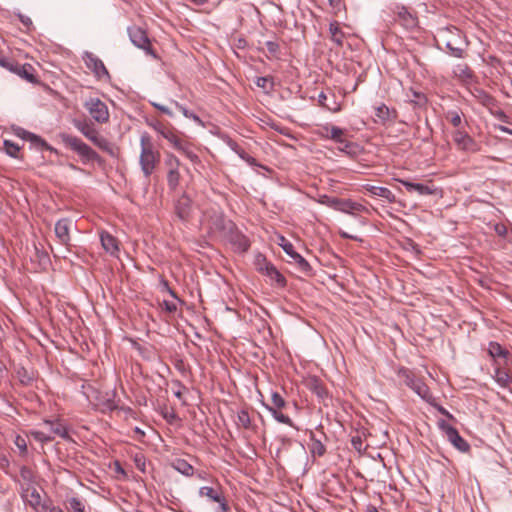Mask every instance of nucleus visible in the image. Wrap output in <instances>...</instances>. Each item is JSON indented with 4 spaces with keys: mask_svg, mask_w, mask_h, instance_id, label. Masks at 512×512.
Segmentation results:
<instances>
[{
    "mask_svg": "<svg viewBox=\"0 0 512 512\" xmlns=\"http://www.w3.org/2000/svg\"><path fill=\"white\" fill-rule=\"evenodd\" d=\"M140 146L139 164L144 177L148 179L160 164L161 156L146 133L140 138Z\"/></svg>",
    "mask_w": 512,
    "mask_h": 512,
    "instance_id": "f257e3e1",
    "label": "nucleus"
},
{
    "mask_svg": "<svg viewBox=\"0 0 512 512\" xmlns=\"http://www.w3.org/2000/svg\"><path fill=\"white\" fill-rule=\"evenodd\" d=\"M60 138L65 147L71 149L80 156L83 163L99 160L98 153L80 138L67 133L60 134Z\"/></svg>",
    "mask_w": 512,
    "mask_h": 512,
    "instance_id": "f03ea898",
    "label": "nucleus"
},
{
    "mask_svg": "<svg viewBox=\"0 0 512 512\" xmlns=\"http://www.w3.org/2000/svg\"><path fill=\"white\" fill-rule=\"evenodd\" d=\"M154 129L165 139H167L173 148L181 152L185 155L191 162L196 163L199 158L197 154L193 151L191 145L180 139L172 130L165 127L164 125L158 123L154 125Z\"/></svg>",
    "mask_w": 512,
    "mask_h": 512,
    "instance_id": "7ed1b4c3",
    "label": "nucleus"
},
{
    "mask_svg": "<svg viewBox=\"0 0 512 512\" xmlns=\"http://www.w3.org/2000/svg\"><path fill=\"white\" fill-rule=\"evenodd\" d=\"M397 374L403 383L412 389L422 399H429L430 390L428 386L421 379L417 378L412 371L402 367L398 369Z\"/></svg>",
    "mask_w": 512,
    "mask_h": 512,
    "instance_id": "20e7f679",
    "label": "nucleus"
},
{
    "mask_svg": "<svg viewBox=\"0 0 512 512\" xmlns=\"http://www.w3.org/2000/svg\"><path fill=\"white\" fill-rule=\"evenodd\" d=\"M127 32L133 45L139 49H142L146 54L151 55L153 58H157V55L152 49L151 42L144 29L133 25L128 27Z\"/></svg>",
    "mask_w": 512,
    "mask_h": 512,
    "instance_id": "39448f33",
    "label": "nucleus"
},
{
    "mask_svg": "<svg viewBox=\"0 0 512 512\" xmlns=\"http://www.w3.org/2000/svg\"><path fill=\"white\" fill-rule=\"evenodd\" d=\"M198 494L200 497H205L218 504L215 508V512H228L230 510V506L221 488L203 486L199 489Z\"/></svg>",
    "mask_w": 512,
    "mask_h": 512,
    "instance_id": "423d86ee",
    "label": "nucleus"
},
{
    "mask_svg": "<svg viewBox=\"0 0 512 512\" xmlns=\"http://www.w3.org/2000/svg\"><path fill=\"white\" fill-rule=\"evenodd\" d=\"M256 267L259 272L268 276L271 282L283 287L286 284L285 277L276 269V267L268 262L263 255L256 258Z\"/></svg>",
    "mask_w": 512,
    "mask_h": 512,
    "instance_id": "0eeeda50",
    "label": "nucleus"
},
{
    "mask_svg": "<svg viewBox=\"0 0 512 512\" xmlns=\"http://www.w3.org/2000/svg\"><path fill=\"white\" fill-rule=\"evenodd\" d=\"M440 429L445 433L447 440L459 451L468 452L470 450L469 443L460 436L457 429L442 420L439 422Z\"/></svg>",
    "mask_w": 512,
    "mask_h": 512,
    "instance_id": "6e6552de",
    "label": "nucleus"
},
{
    "mask_svg": "<svg viewBox=\"0 0 512 512\" xmlns=\"http://www.w3.org/2000/svg\"><path fill=\"white\" fill-rule=\"evenodd\" d=\"M85 107L98 123H106L109 120L108 108L100 99L94 98L86 101Z\"/></svg>",
    "mask_w": 512,
    "mask_h": 512,
    "instance_id": "1a4fd4ad",
    "label": "nucleus"
},
{
    "mask_svg": "<svg viewBox=\"0 0 512 512\" xmlns=\"http://www.w3.org/2000/svg\"><path fill=\"white\" fill-rule=\"evenodd\" d=\"M452 139L457 148L461 151L474 153L479 150L476 141L464 130L458 129L454 131Z\"/></svg>",
    "mask_w": 512,
    "mask_h": 512,
    "instance_id": "9d476101",
    "label": "nucleus"
},
{
    "mask_svg": "<svg viewBox=\"0 0 512 512\" xmlns=\"http://www.w3.org/2000/svg\"><path fill=\"white\" fill-rule=\"evenodd\" d=\"M203 223L208 226L211 232H221L227 228V221L218 209H212L210 212L204 213Z\"/></svg>",
    "mask_w": 512,
    "mask_h": 512,
    "instance_id": "9b49d317",
    "label": "nucleus"
},
{
    "mask_svg": "<svg viewBox=\"0 0 512 512\" xmlns=\"http://www.w3.org/2000/svg\"><path fill=\"white\" fill-rule=\"evenodd\" d=\"M21 490V495L24 501H26L36 511L39 512L47 509L46 505L42 503V497L34 485L28 487H24V485H22Z\"/></svg>",
    "mask_w": 512,
    "mask_h": 512,
    "instance_id": "f8f14e48",
    "label": "nucleus"
},
{
    "mask_svg": "<svg viewBox=\"0 0 512 512\" xmlns=\"http://www.w3.org/2000/svg\"><path fill=\"white\" fill-rule=\"evenodd\" d=\"M408 192H416L418 195L426 196L436 194L437 188L432 184V182L424 183H414L408 180L399 179L398 180Z\"/></svg>",
    "mask_w": 512,
    "mask_h": 512,
    "instance_id": "ddd939ff",
    "label": "nucleus"
},
{
    "mask_svg": "<svg viewBox=\"0 0 512 512\" xmlns=\"http://www.w3.org/2000/svg\"><path fill=\"white\" fill-rule=\"evenodd\" d=\"M73 222L69 218L59 219L55 224V235L62 245L68 246L71 240L70 230Z\"/></svg>",
    "mask_w": 512,
    "mask_h": 512,
    "instance_id": "4468645a",
    "label": "nucleus"
},
{
    "mask_svg": "<svg viewBox=\"0 0 512 512\" xmlns=\"http://www.w3.org/2000/svg\"><path fill=\"white\" fill-rule=\"evenodd\" d=\"M86 66L92 70L98 79L109 78V72L104 63L92 53H86L84 58Z\"/></svg>",
    "mask_w": 512,
    "mask_h": 512,
    "instance_id": "2eb2a0df",
    "label": "nucleus"
},
{
    "mask_svg": "<svg viewBox=\"0 0 512 512\" xmlns=\"http://www.w3.org/2000/svg\"><path fill=\"white\" fill-rule=\"evenodd\" d=\"M317 134L323 139H331L336 143H344L345 131L337 126L325 124L318 128Z\"/></svg>",
    "mask_w": 512,
    "mask_h": 512,
    "instance_id": "dca6fc26",
    "label": "nucleus"
},
{
    "mask_svg": "<svg viewBox=\"0 0 512 512\" xmlns=\"http://www.w3.org/2000/svg\"><path fill=\"white\" fill-rule=\"evenodd\" d=\"M229 242L234 250L239 253L246 252L250 247L249 239L239 231H232L229 236Z\"/></svg>",
    "mask_w": 512,
    "mask_h": 512,
    "instance_id": "f3484780",
    "label": "nucleus"
},
{
    "mask_svg": "<svg viewBox=\"0 0 512 512\" xmlns=\"http://www.w3.org/2000/svg\"><path fill=\"white\" fill-rule=\"evenodd\" d=\"M73 125L91 142H93V139H95L99 135L98 131L94 128L93 124L87 121L74 119Z\"/></svg>",
    "mask_w": 512,
    "mask_h": 512,
    "instance_id": "a211bd4d",
    "label": "nucleus"
},
{
    "mask_svg": "<svg viewBox=\"0 0 512 512\" xmlns=\"http://www.w3.org/2000/svg\"><path fill=\"white\" fill-rule=\"evenodd\" d=\"M175 210L177 216L181 220H187L191 213V200L190 198L183 194L178 200L175 205Z\"/></svg>",
    "mask_w": 512,
    "mask_h": 512,
    "instance_id": "6ab92c4d",
    "label": "nucleus"
},
{
    "mask_svg": "<svg viewBox=\"0 0 512 512\" xmlns=\"http://www.w3.org/2000/svg\"><path fill=\"white\" fill-rule=\"evenodd\" d=\"M366 210L365 206L348 199H339L337 211L354 215L355 213Z\"/></svg>",
    "mask_w": 512,
    "mask_h": 512,
    "instance_id": "aec40b11",
    "label": "nucleus"
},
{
    "mask_svg": "<svg viewBox=\"0 0 512 512\" xmlns=\"http://www.w3.org/2000/svg\"><path fill=\"white\" fill-rule=\"evenodd\" d=\"M396 14L397 20L405 28H413L416 26V18L404 6H398Z\"/></svg>",
    "mask_w": 512,
    "mask_h": 512,
    "instance_id": "412c9836",
    "label": "nucleus"
},
{
    "mask_svg": "<svg viewBox=\"0 0 512 512\" xmlns=\"http://www.w3.org/2000/svg\"><path fill=\"white\" fill-rule=\"evenodd\" d=\"M100 240L103 248L111 255H115L119 251L118 240L108 232L100 234Z\"/></svg>",
    "mask_w": 512,
    "mask_h": 512,
    "instance_id": "4be33fe9",
    "label": "nucleus"
},
{
    "mask_svg": "<svg viewBox=\"0 0 512 512\" xmlns=\"http://www.w3.org/2000/svg\"><path fill=\"white\" fill-rule=\"evenodd\" d=\"M366 190L373 196L384 198L390 203L395 202V195L386 187L367 185Z\"/></svg>",
    "mask_w": 512,
    "mask_h": 512,
    "instance_id": "5701e85b",
    "label": "nucleus"
},
{
    "mask_svg": "<svg viewBox=\"0 0 512 512\" xmlns=\"http://www.w3.org/2000/svg\"><path fill=\"white\" fill-rule=\"evenodd\" d=\"M173 469L178 471L184 476H192L194 474V468L186 460L177 458L171 463Z\"/></svg>",
    "mask_w": 512,
    "mask_h": 512,
    "instance_id": "b1692460",
    "label": "nucleus"
},
{
    "mask_svg": "<svg viewBox=\"0 0 512 512\" xmlns=\"http://www.w3.org/2000/svg\"><path fill=\"white\" fill-rule=\"evenodd\" d=\"M290 259V262H293L297 265L300 272L304 273L306 276H310L312 274V268L310 264L299 253L295 252L290 257Z\"/></svg>",
    "mask_w": 512,
    "mask_h": 512,
    "instance_id": "393cba45",
    "label": "nucleus"
},
{
    "mask_svg": "<svg viewBox=\"0 0 512 512\" xmlns=\"http://www.w3.org/2000/svg\"><path fill=\"white\" fill-rule=\"evenodd\" d=\"M309 450L314 457L315 456L321 457L326 452L325 445L322 443V441L320 439H317L315 437L314 433H311V435H310Z\"/></svg>",
    "mask_w": 512,
    "mask_h": 512,
    "instance_id": "a878e982",
    "label": "nucleus"
},
{
    "mask_svg": "<svg viewBox=\"0 0 512 512\" xmlns=\"http://www.w3.org/2000/svg\"><path fill=\"white\" fill-rule=\"evenodd\" d=\"M493 378L503 388L509 387L512 383V377L510 374L500 367L495 368Z\"/></svg>",
    "mask_w": 512,
    "mask_h": 512,
    "instance_id": "bb28decb",
    "label": "nucleus"
},
{
    "mask_svg": "<svg viewBox=\"0 0 512 512\" xmlns=\"http://www.w3.org/2000/svg\"><path fill=\"white\" fill-rule=\"evenodd\" d=\"M375 116L378 118L379 122L384 124L394 119L395 112L391 111L385 104H381L375 108Z\"/></svg>",
    "mask_w": 512,
    "mask_h": 512,
    "instance_id": "cd10ccee",
    "label": "nucleus"
},
{
    "mask_svg": "<svg viewBox=\"0 0 512 512\" xmlns=\"http://www.w3.org/2000/svg\"><path fill=\"white\" fill-rule=\"evenodd\" d=\"M43 424L49 428L51 433L62 438L68 437L67 429L60 421L45 420Z\"/></svg>",
    "mask_w": 512,
    "mask_h": 512,
    "instance_id": "c85d7f7f",
    "label": "nucleus"
},
{
    "mask_svg": "<svg viewBox=\"0 0 512 512\" xmlns=\"http://www.w3.org/2000/svg\"><path fill=\"white\" fill-rule=\"evenodd\" d=\"M34 71L35 70L31 64H23V65H20L16 75H18L19 77H21L22 79H24L30 83H35V82H37V79L34 74Z\"/></svg>",
    "mask_w": 512,
    "mask_h": 512,
    "instance_id": "c756f323",
    "label": "nucleus"
},
{
    "mask_svg": "<svg viewBox=\"0 0 512 512\" xmlns=\"http://www.w3.org/2000/svg\"><path fill=\"white\" fill-rule=\"evenodd\" d=\"M326 98H327V95L324 92H321L318 95V103L320 106L326 108L327 110H329L330 112H333V113H337V112L341 111L342 106H341L340 102L333 99L332 102L327 103Z\"/></svg>",
    "mask_w": 512,
    "mask_h": 512,
    "instance_id": "7c9ffc66",
    "label": "nucleus"
},
{
    "mask_svg": "<svg viewBox=\"0 0 512 512\" xmlns=\"http://www.w3.org/2000/svg\"><path fill=\"white\" fill-rule=\"evenodd\" d=\"M488 354L493 357H501V358H507L509 355V352L507 349L503 348L498 342H490L488 345Z\"/></svg>",
    "mask_w": 512,
    "mask_h": 512,
    "instance_id": "2f4dec72",
    "label": "nucleus"
},
{
    "mask_svg": "<svg viewBox=\"0 0 512 512\" xmlns=\"http://www.w3.org/2000/svg\"><path fill=\"white\" fill-rule=\"evenodd\" d=\"M20 477L22 480L21 486L24 487L32 486L35 483V475L31 468L22 466L20 468Z\"/></svg>",
    "mask_w": 512,
    "mask_h": 512,
    "instance_id": "473e14b6",
    "label": "nucleus"
},
{
    "mask_svg": "<svg viewBox=\"0 0 512 512\" xmlns=\"http://www.w3.org/2000/svg\"><path fill=\"white\" fill-rule=\"evenodd\" d=\"M236 424L244 429H253L252 421L247 410L242 409L237 414Z\"/></svg>",
    "mask_w": 512,
    "mask_h": 512,
    "instance_id": "72a5a7b5",
    "label": "nucleus"
},
{
    "mask_svg": "<svg viewBox=\"0 0 512 512\" xmlns=\"http://www.w3.org/2000/svg\"><path fill=\"white\" fill-rule=\"evenodd\" d=\"M94 145H96L99 149L113 155L114 154V147L113 145L106 139L104 138L103 136H101L100 134L95 138L93 139V142H92Z\"/></svg>",
    "mask_w": 512,
    "mask_h": 512,
    "instance_id": "f704fd0d",
    "label": "nucleus"
},
{
    "mask_svg": "<svg viewBox=\"0 0 512 512\" xmlns=\"http://www.w3.org/2000/svg\"><path fill=\"white\" fill-rule=\"evenodd\" d=\"M309 388L310 390L315 393L319 398H324L327 396V391L325 389V387L322 385V383L316 379V378H313L310 382H309Z\"/></svg>",
    "mask_w": 512,
    "mask_h": 512,
    "instance_id": "c9c22d12",
    "label": "nucleus"
},
{
    "mask_svg": "<svg viewBox=\"0 0 512 512\" xmlns=\"http://www.w3.org/2000/svg\"><path fill=\"white\" fill-rule=\"evenodd\" d=\"M26 140L31 142L32 144H34L36 147H38L40 149L53 151V148L45 140H43L42 138H40L39 136H37L34 133L30 132V135H29V137H27Z\"/></svg>",
    "mask_w": 512,
    "mask_h": 512,
    "instance_id": "e433bc0d",
    "label": "nucleus"
},
{
    "mask_svg": "<svg viewBox=\"0 0 512 512\" xmlns=\"http://www.w3.org/2000/svg\"><path fill=\"white\" fill-rule=\"evenodd\" d=\"M26 140L31 142L32 144H34L36 147H38L40 149L53 151V148L45 140H43L42 138H40L39 136H37L34 133L30 132V135H29V137H27Z\"/></svg>",
    "mask_w": 512,
    "mask_h": 512,
    "instance_id": "4c0bfd02",
    "label": "nucleus"
},
{
    "mask_svg": "<svg viewBox=\"0 0 512 512\" xmlns=\"http://www.w3.org/2000/svg\"><path fill=\"white\" fill-rule=\"evenodd\" d=\"M339 199L340 198L331 197V196H328L325 194H321L318 196L317 201H318V203H320L322 205H326L330 208L337 210Z\"/></svg>",
    "mask_w": 512,
    "mask_h": 512,
    "instance_id": "58836bf2",
    "label": "nucleus"
},
{
    "mask_svg": "<svg viewBox=\"0 0 512 512\" xmlns=\"http://www.w3.org/2000/svg\"><path fill=\"white\" fill-rule=\"evenodd\" d=\"M255 84L257 87L263 89L266 92L273 90V86H274L272 78L267 77V76L257 77L255 80Z\"/></svg>",
    "mask_w": 512,
    "mask_h": 512,
    "instance_id": "ea45409f",
    "label": "nucleus"
},
{
    "mask_svg": "<svg viewBox=\"0 0 512 512\" xmlns=\"http://www.w3.org/2000/svg\"><path fill=\"white\" fill-rule=\"evenodd\" d=\"M269 412L272 414V416L280 423L287 424L289 426H292V420L287 415H284L283 413L279 412V409H275L274 407H267Z\"/></svg>",
    "mask_w": 512,
    "mask_h": 512,
    "instance_id": "a19ab883",
    "label": "nucleus"
},
{
    "mask_svg": "<svg viewBox=\"0 0 512 512\" xmlns=\"http://www.w3.org/2000/svg\"><path fill=\"white\" fill-rule=\"evenodd\" d=\"M180 175L178 168H170L167 175V183L171 189H175L179 184Z\"/></svg>",
    "mask_w": 512,
    "mask_h": 512,
    "instance_id": "79ce46f5",
    "label": "nucleus"
},
{
    "mask_svg": "<svg viewBox=\"0 0 512 512\" xmlns=\"http://www.w3.org/2000/svg\"><path fill=\"white\" fill-rule=\"evenodd\" d=\"M4 149H5V152L13 157V158H18V153L20 151V146L10 140H5L4 141Z\"/></svg>",
    "mask_w": 512,
    "mask_h": 512,
    "instance_id": "37998d69",
    "label": "nucleus"
},
{
    "mask_svg": "<svg viewBox=\"0 0 512 512\" xmlns=\"http://www.w3.org/2000/svg\"><path fill=\"white\" fill-rule=\"evenodd\" d=\"M446 119L454 126L460 127L462 124L461 113L456 110L448 111L446 113Z\"/></svg>",
    "mask_w": 512,
    "mask_h": 512,
    "instance_id": "c03bdc74",
    "label": "nucleus"
},
{
    "mask_svg": "<svg viewBox=\"0 0 512 512\" xmlns=\"http://www.w3.org/2000/svg\"><path fill=\"white\" fill-rule=\"evenodd\" d=\"M68 508L73 512H84L85 507L82 501L77 497H71L67 500Z\"/></svg>",
    "mask_w": 512,
    "mask_h": 512,
    "instance_id": "a18cd8bd",
    "label": "nucleus"
},
{
    "mask_svg": "<svg viewBox=\"0 0 512 512\" xmlns=\"http://www.w3.org/2000/svg\"><path fill=\"white\" fill-rule=\"evenodd\" d=\"M14 444L19 449V455L26 457L28 453L27 442L24 437L17 435L14 440Z\"/></svg>",
    "mask_w": 512,
    "mask_h": 512,
    "instance_id": "49530a36",
    "label": "nucleus"
},
{
    "mask_svg": "<svg viewBox=\"0 0 512 512\" xmlns=\"http://www.w3.org/2000/svg\"><path fill=\"white\" fill-rule=\"evenodd\" d=\"M278 244L282 247V249L289 257H291L296 252L293 244L283 236L279 237Z\"/></svg>",
    "mask_w": 512,
    "mask_h": 512,
    "instance_id": "de8ad7c7",
    "label": "nucleus"
},
{
    "mask_svg": "<svg viewBox=\"0 0 512 512\" xmlns=\"http://www.w3.org/2000/svg\"><path fill=\"white\" fill-rule=\"evenodd\" d=\"M272 405L270 407H274L275 409H282L286 405V401L284 398L277 392H273L271 395Z\"/></svg>",
    "mask_w": 512,
    "mask_h": 512,
    "instance_id": "09e8293b",
    "label": "nucleus"
},
{
    "mask_svg": "<svg viewBox=\"0 0 512 512\" xmlns=\"http://www.w3.org/2000/svg\"><path fill=\"white\" fill-rule=\"evenodd\" d=\"M330 33H331V36H332V40L334 42H336L337 44H341L342 43V32L340 31L339 27L337 24H330Z\"/></svg>",
    "mask_w": 512,
    "mask_h": 512,
    "instance_id": "8fccbe9b",
    "label": "nucleus"
},
{
    "mask_svg": "<svg viewBox=\"0 0 512 512\" xmlns=\"http://www.w3.org/2000/svg\"><path fill=\"white\" fill-rule=\"evenodd\" d=\"M31 436L39 442L46 443L53 440V437L49 434H46L42 431H31Z\"/></svg>",
    "mask_w": 512,
    "mask_h": 512,
    "instance_id": "3c124183",
    "label": "nucleus"
},
{
    "mask_svg": "<svg viewBox=\"0 0 512 512\" xmlns=\"http://www.w3.org/2000/svg\"><path fill=\"white\" fill-rule=\"evenodd\" d=\"M458 72H456L460 78H462L463 80H469L472 78V72L471 70L468 68V66L464 65V66H458Z\"/></svg>",
    "mask_w": 512,
    "mask_h": 512,
    "instance_id": "603ef678",
    "label": "nucleus"
},
{
    "mask_svg": "<svg viewBox=\"0 0 512 512\" xmlns=\"http://www.w3.org/2000/svg\"><path fill=\"white\" fill-rule=\"evenodd\" d=\"M176 107L183 113L185 117L191 118L198 123L201 122L200 118L196 114L189 112L184 106L176 103Z\"/></svg>",
    "mask_w": 512,
    "mask_h": 512,
    "instance_id": "864d4df0",
    "label": "nucleus"
},
{
    "mask_svg": "<svg viewBox=\"0 0 512 512\" xmlns=\"http://www.w3.org/2000/svg\"><path fill=\"white\" fill-rule=\"evenodd\" d=\"M265 46L268 50V52L273 55V56H276L279 52V44L277 42H274V41H267L265 43Z\"/></svg>",
    "mask_w": 512,
    "mask_h": 512,
    "instance_id": "5fc2aeb1",
    "label": "nucleus"
},
{
    "mask_svg": "<svg viewBox=\"0 0 512 512\" xmlns=\"http://www.w3.org/2000/svg\"><path fill=\"white\" fill-rule=\"evenodd\" d=\"M17 374L20 378L21 383H23V384H29L30 381L32 380L31 377L26 375V370H24V369L18 370Z\"/></svg>",
    "mask_w": 512,
    "mask_h": 512,
    "instance_id": "6e6d98bb",
    "label": "nucleus"
},
{
    "mask_svg": "<svg viewBox=\"0 0 512 512\" xmlns=\"http://www.w3.org/2000/svg\"><path fill=\"white\" fill-rule=\"evenodd\" d=\"M164 309L169 313H174L177 310V305L174 302L171 301H164L163 302Z\"/></svg>",
    "mask_w": 512,
    "mask_h": 512,
    "instance_id": "4d7b16f0",
    "label": "nucleus"
},
{
    "mask_svg": "<svg viewBox=\"0 0 512 512\" xmlns=\"http://www.w3.org/2000/svg\"><path fill=\"white\" fill-rule=\"evenodd\" d=\"M20 65H21V64H19V63H17V62H15V61H13V60H11V59H10V60H9V62H8V65L6 66V68H5V69H7V70H9L10 72H12V73L16 74V73H17V71H18V69H19V67H20Z\"/></svg>",
    "mask_w": 512,
    "mask_h": 512,
    "instance_id": "13d9d810",
    "label": "nucleus"
},
{
    "mask_svg": "<svg viewBox=\"0 0 512 512\" xmlns=\"http://www.w3.org/2000/svg\"><path fill=\"white\" fill-rule=\"evenodd\" d=\"M494 230L499 236H505L507 233V228L504 224H496Z\"/></svg>",
    "mask_w": 512,
    "mask_h": 512,
    "instance_id": "bf43d9fd",
    "label": "nucleus"
},
{
    "mask_svg": "<svg viewBox=\"0 0 512 512\" xmlns=\"http://www.w3.org/2000/svg\"><path fill=\"white\" fill-rule=\"evenodd\" d=\"M168 165L171 168H178L180 162L174 155H169L167 160Z\"/></svg>",
    "mask_w": 512,
    "mask_h": 512,
    "instance_id": "052dcab7",
    "label": "nucleus"
},
{
    "mask_svg": "<svg viewBox=\"0 0 512 512\" xmlns=\"http://www.w3.org/2000/svg\"><path fill=\"white\" fill-rule=\"evenodd\" d=\"M341 146L339 147V150L342 152L350 153L351 148L353 147V144L351 142H348L344 139V143H340Z\"/></svg>",
    "mask_w": 512,
    "mask_h": 512,
    "instance_id": "680f3d73",
    "label": "nucleus"
},
{
    "mask_svg": "<svg viewBox=\"0 0 512 512\" xmlns=\"http://www.w3.org/2000/svg\"><path fill=\"white\" fill-rule=\"evenodd\" d=\"M352 445L353 447L360 451L362 449V441H361V438L360 437H353L352 438Z\"/></svg>",
    "mask_w": 512,
    "mask_h": 512,
    "instance_id": "e2e57ef3",
    "label": "nucleus"
},
{
    "mask_svg": "<svg viewBox=\"0 0 512 512\" xmlns=\"http://www.w3.org/2000/svg\"><path fill=\"white\" fill-rule=\"evenodd\" d=\"M16 135L21 137L22 139L26 140L27 137H29L30 135V132L22 129V128H18L17 131H16Z\"/></svg>",
    "mask_w": 512,
    "mask_h": 512,
    "instance_id": "0e129e2a",
    "label": "nucleus"
},
{
    "mask_svg": "<svg viewBox=\"0 0 512 512\" xmlns=\"http://www.w3.org/2000/svg\"><path fill=\"white\" fill-rule=\"evenodd\" d=\"M447 47L450 49L451 53L456 57H461L462 49L460 48H454L451 46L450 43L447 44Z\"/></svg>",
    "mask_w": 512,
    "mask_h": 512,
    "instance_id": "69168bd1",
    "label": "nucleus"
},
{
    "mask_svg": "<svg viewBox=\"0 0 512 512\" xmlns=\"http://www.w3.org/2000/svg\"><path fill=\"white\" fill-rule=\"evenodd\" d=\"M154 107H156L158 110H160L161 112L165 113V114H168V115H172V112L169 110V108H167L166 106L164 105H160V104H153Z\"/></svg>",
    "mask_w": 512,
    "mask_h": 512,
    "instance_id": "338daca9",
    "label": "nucleus"
},
{
    "mask_svg": "<svg viewBox=\"0 0 512 512\" xmlns=\"http://www.w3.org/2000/svg\"><path fill=\"white\" fill-rule=\"evenodd\" d=\"M497 118H498L499 120L503 121V122H506V123H508V122H509V121H508V117H507V115H506L504 112H502V111H500V112H498V113H497Z\"/></svg>",
    "mask_w": 512,
    "mask_h": 512,
    "instance_id": "774afa93",
    "label": "nucleus"
}]
</instances>
